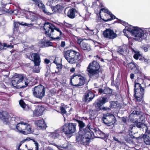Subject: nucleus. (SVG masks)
<instances>
[{
	"instance_id": "obj_1",
	"label": "nucleus",
	"mask_w": 150,
	"mask_h": 150,
	"mask_svg": "<svg viewBox=\"0 0 150 150\" xmlns=\"http://www.w3.org/2000/svg\"><path fill=\"white\" fill-rule=\"evenodd\" d=\"M100 65L97 61H94L90 63L87 68V70L89 77L96 79L99 76Z\"/></svg>"
},
{
	"instance_id": "obj_2",
	"label": "nucleus",
	"mask_w": 150,
	"mask_h": 150,
	"mask_svg": "<svg viewBox=\"0 0 150 150\" xmlns=\"http://www.w3.org/2000/svg\"><path fill=\"white\" fill-rule=\"evenodd\" d=\"M63 54L65 59L70 64H75L81 59L79 53L73 50L64 51Z\"/></svg>"
},
{
	"instance_id": "obj_3",
	"label": "nucleus",
	"mask_w": 150,
	"mask_h": 150,
	"mask_svg": "<svg viewBox=\"0 0 150 150\" xmlns=\"http://www.w3.org/2000/svg\"><path fill=\"white\" fill-rule=\"evenodd\" d=\"M108 101L107 98H103L101 99H96L93 103V105L98 112L100 110H103L108 112L111 110V109L109 106L108 107L102 106Z\"/></svg>"
},
{
	"instance_id": "obj_4",
	"label": "nucleus",
	"mask_w": 150,
	"mask_h": 150,
	"mask_svg": "<svg viewBox=\"0 0 150 150\" xmlns=\"http://www.w3.org/2000/svg\"><path fill=\"white\" fill-rule=\"evenodd\" d=\"M43 27L45 30V34L49 37L53 35L54 30H56L57 32L59 33L60 35L62 34L61 30L59 29L56 28L53 24L49 22L45 23Z\"/></svg>"
},
{
	"instance_id": "obj_5",
	"label": "nucleus",
	"mask_w": 150,
	"mask_h": 150,
	"mask_svg": "<svg viewBox=\"0 0 150 150\" xmlns=\"http://www.w3.org/2000/svg\"><path fill=\"white\" fill-rule=\"evenodd\" d=\"M116 121V119L114 115L109 113L103 114L102 118L103 123L108 126L114 125Z\"/></svg>"
},
{
	"instance_id": "obj_6",
	"label": "nucleus",
	"mask_w": 150,
	"mask_h": 150,
	"mask_svg": "<svg viewBox=\"0 0 150 150\" xmlns=\"http://www.w3.org/2000/svg\"><path fill=\"white\" fill-rule=\"evenodd\" d=\"M16 127L19 132L24 134H30L31 132V126L28 123L24 122L18 123Z\"/></svg>"
},
{
	"instance_id": "obj_7",
	"label": "nucleus",
	"mask_w": 150,
	"mask_h": 150,
	"mask_svg": "<svg viewBox=\"0 0 150 150\" xmlns=\"http://www.w3.org/2000/svg\"><path fill=\"white\" fill-rule=\"evenodd\" d=\"M33 96L35 98L42 99L45 96V88L42 85H40L32 88Z\"/></svg>"
},
{
	"instance_id": "obj_8",
	"label": "nucleus",
	"mask_w": 150,
	"mask_h": 150,
	"mask_svg": "<svg viewBox=\"0 0 150 150\" xmlns=\"http://www.w3.org/2000/svg\"><path fill=\"white\" fill-rule=\"evenodd\" d=\"M79 123V136L76 137V141L81 144L84 145V124L82 121L79 120H76Z\"/></svg>"
},
{
	"instance_id": "obj_9",
	"label": "nucleus",
	"mask_w": 150,
	"mask_h": 150,
	"mask_svg": "<svg viewBox=\"0 0 150 150\" xmlns=\"http://www.w3.org/2000/svg\"><path fill=\"white\" fill-rule=\"evenodd\" d=\"M84 78L80 74H74L70 79V84L76 87L81 86L84 84Z\"/></svg>"
},
{
	"instance_id": "obj_10",
	"label": "nucleus",
	"mask_w": 150,
	"mask_h": 150,
	"mask_svg": "<svg viewBox=\"0 0 150 150\" xmlns=\"http://www.w3.org/2000/svg\"><path fill=\"white\" fill-rule=\"evenodd\" d=\"M93 128L90 127L89 124L85 128V143L86 144H88L91 142V140L94 138H96V136L94 133Z\"/></svg>"
},
{
	"instance_id": "obj_11",
	"label": "nucleus",
	"mask_w": 150,
	"mask_h": 150,
	"mask_svg": "<svg viewBox=\"0 0 150 150\" xmlns=\"http://www.w3.org/2000/svg\"><path fill=\"white\" fill-rule=\"evenodd\" d=\"M130 49L132 53H134L133 57L136 60L139 59L140 61L145 64H147L149 63L150 59L149 58L143 56L142 54L140 53V51H137L132 47L130 48Z\"/></svg>"
},
{
	"instance_id": "obj_12",
	"label": "nucleus",
	"mask_w": 150,
	"mask_h": 150,
	"mask_svg": "<svg viewBox=\"0 0 150 150\" xmlns=\"http://www.w3.org/2000/svg\"><path fill=\"white\" fill-rule=\"evenodd\" d=\"M76 125V124L70 123L68 124H65L62 127L65 134L69 136L75 132Z\"/></svg>"
},
{
	"instance_id": "obj_13",
	"label": "nucleus",
	"mask_w": 150,
	"mask_h": 150,
	"mask_svg": "<svg viewBox=\"0 0 150 150\" xmlns=\"http://www.w3.org/2000/svg\"><path fill=\"white\" fill-rule=\"evenodd\" d=\"M25 77V75L23 74H15L12 78L11 83L13 86L17 88H19V86L18 85L22 82Z\"/></svg>"
},
{
	"instance_id": "obj_14",
	"label": "nucleus",
	"mask_w": 150,
	"mask_h": 150,
	"mask_svg": "<svg viewBox=\"0 0 150 150\" xmlns=\"http://www.w3.org/2000/svg\"><path fill=\"white\" fill-rule=\"evenodd\" d=\"M144 28L142 29L141 28L137 26L134 27V30L132 33V35L135 37H138L142 38L145 37V35L147 36L148 33L145 29H143Z\"/></svg>"
},
{
	"instance_id": "obj_15",
	"label": "nucleus",
	"mask_w": 150,
	"mask_h": 150,
	"mask_svg": "<svg viewBox=\"0 0 150 150\" xmlns=\"http://www.w3.org/2000/svg\"><path fill=\"white\" fill-rule=\"evenodd\" d=\"M103 35L105 38H108L110 39H113L117 36V34L114 32L113 30L110 28H106L103 31Z\"/></svg>"
},
{
	"instance_id": "obj_16",
	"label": "nucleus",
	"mask_w": 150,
	"mask_h": 150,
	"mask_svg": "<svg viewBox=\"0 0 150 150\" xmlns=\"http://www.w3.org/2000/svg\"><path fill=\"white\" fill-rule=\"evenodd\" d=\"M132 112L137 118V119L138 120L139 122L144 123L145 117V115L143 112L137 110H134Z\"/></svg>"
},
{
	"instance_id": "obj_17",
	"label": "nucleus",
	"mask_w": 150,
	"mask_h": 150,
	"mask_svg": "<svg viewBox=\"0 0 150 150\" xmlns=\"http://www.w3.org/2000/svg\"><path fill=\"white\" fill-rule=\"evenodd\" d=\"M61 127L60 128L55 130L54 132L50 133L49 137L52 139L60 138L61 137V133L64 132Z\"/></svg>"
},
{
	"instance_id": "obj_18",
	"label": "nucleus",
	"mask_w": 150,
	"mask_h": 150,
	"mask_svg": "<svg viewBox=\"0 0 150 150\" xmlns=\"http://www.w3.org/2000/svg\"><path fill=\"white\" fill-rule=\"evenodd\" d=\"M129 45H126L120 46L117 49V52L119 54L124 55L127 53H129Z\"/></svg>"
},
{
	"instance_id": "obj_19",
	"label": "nucleus",
	"mask_w": 150,
	"mask_h": 150,
	"mask_svg": "<svg viewBox=\"0 0 150 150\" xmlns=\"http://www.w3.org/2000/svg\"><path fill=\"white\" fill-rule=\"evenodd\" d=\"M105 95H102L101 96L98 98L97 99H101L103 98H107V100H109L110 96L112 93V89L108 87H104Z\"/></svg>"
},
{
	"instance_id": "obj_20",
	"label": "nucleus",
	"mask_w": 150,
	"mask_h": 150,
	"mask_svg": "<svg viewBox=\"0 0 150 150\" xmlns=\"http://www.w3.org/2000/svg\"><path fill=\"white\" fill-rule=\"evenodd\" d=\"M136 94H134V96L137 100L140 102H141L144 97V89H140L139 91H137V92H136Z\"/></svg>"
},
{
	"instance_id": "obj_21",
	"label": "nucleus",
	"mask_w": 150,
	"mask_h": 150,
	"mask_svg": "<svg viewBox=\"0 0 150 150\" xmlns=\"http://www.w3.org/2000/svg\"><path fill=\"white\" fill-rule=\"evenodd\" d=\"M9 117V115L6 111L0 112V118L3 120L5 124H8Z\"/></svg>"
},
{
	"instance_id": "obj_22",
	"label": "nucleus",
	"mask_w": 150,
	"mask_h": 150,
	"mask_svg": "<svg viewBox=\"0 0 150 150\" xmlns=\"http://www.w3.org/2000/svg\"><path fill=\"white\" fill-rule=\"evenodd\" d=\"M36 5L38 6L41 11L43 12L46 15H51V13L48 11L41 0H40Z\"/></svg>"
},
{
	"instance_id": "obj_23",
	"label": "nucleus",
	"mask_w": 150,
	"mask_h": 150,
	"mask_svg": "<svg viewBox=\"0 0 150 150\" xmlns=\"http://www.w3.org/2000/svg\"><path fill=\"white\" fill-rule=\"evenodd\" d=\"M134 124H131L130 125L129 130H132L133 128L134 127H137L138 128L142 129H143L145 127L147 128V124H145V123H140L138 122V121H137L135 123H133Z\"/></svg>"
},
{
	"instance_id": "obj_24",
	"label": "nucleus",
	"mask_w": 150,
	"mask_h": 150,
	"mask_svg": "<svg viewBox=\"0 0 150 150\" xmlns=\"http://www.w3.org/2000/svg\"><path fill=\"white\" fill-rule=\"evenodd\" d=\"M35 124L40 129H45L47 127L43 119L36 120L35 122Z\"/></svg>"
},
{
	"instance_id": "obj_25",
	"label": "nucleus",
	"mask_w": 150,
	"mask_h": 150,
	"mask_svg": "<svg viewBox=\"0 0 150 150\" xmlns=\"http://www.w3.org/2000/svg\"><path fill=\"white\" fill-rule=\"evenodd\" d=\"M95 94L91 91H89L85 94V104L88 103L95 97Z\"/></svg>"
},
{
	"instance_id": "obj_26",
	"label": "nucleus",
	"mask_w": 150,
	"mask_h": 150,
	"mask_svg": "<svg viewBox=\"0 0 150 150\" xmlns=\"http://www.w3.org/2000/svg\"><path fill=\"white\" fill-rule=\"evenodd\" d=\"M146 129V132L145 133L144 142L145 144L146 145H150V130H147V127Z\"/></svg>"
},
{
	"instance_id": "obj_27",
	"label": "nucleus",
	"mask_w": 150,
	"mask_h": 150,
	"mask_svg": "<svg viewBox=\"0 0 150 150\" xmlns=\"http://www.w3.org/2000/svg\"><path fill=\"white\" fill-rule=\"evenodd\" d=\"M32 56L33 57V61L34 62V64L35 66H39L40 63V59L38 53H33Z\"/></svg>"
},
{
	"instance_id": "obj_28",
	"label": "nucleus",
	"mask_w": 150,
	"mask_h": 150,
	"mask_svg": "<svg viewBox=\"0 0 150 150\" xmlns=\"http://www.w3.org/2000/svg\"><path fill=\"white\" fill-rule=\"evenodd\" d=\"M128 133L129 136L125 138V140L126 142L129 144L133 143V138H135V137L133 136V134H132L131 131L129 130Z\"/></svg>"
},
{
	"instance_id": "obj_29",
	"label": "nucleus",
	"mask_w": 150,
	"mask_h": 150,
	"mask_svg": "<svg viewBox=\"0 0 150 150\" xmlns=\"http://www.w3.org/2000/svg\"><path fill=\"white\" fill-rule=\"evenodd\" d=\"M76 10L73 8H70L68 11L67 16L71 18H74L75 17V13Z\"/></svg>"
},
{
	"instance_id": "obj_30",
	"label": "nucleus",
	"mask_w": 150,
	"mask_h": 150,
	"mask_svg": "<svg viewBox=\"0 0 150 150\" xmlns=\"http://www.w3.org/2000/svg\"><path fill=\"white\" fill-rule=\"evenodd\" d=\"M127 120L131 122L132 123H135L137 121L139 122L137 119V118L134 115L133 112H132L127 117Z\"/></svg>"
},
{
	"instance_id": "obj_31",
	"label": "nucleus",
	"mask_w": 150,
	"mask_h": 150,
	"mask_svg": "<svg viewBox=\"0 0 150 150\" xmlns=\"http://www.w3.org/2000/svg\"><path fill=\"white\" fill-rule=\"evenodd\" d=\"M134 94H136V92H137V91H139L140 90V89L144 88L142 86L141 84L138 82H137L136 81H134Z\"/></svg>"
},
{
	"instance_id": "obj_32",
	"label": "nucleus",
	"mask_w": 150,
	"mask_h": 150,
	"mask_svg": "<svg viewBox=\"0 0 150 150\" xmlns=\"http://www.w3.org/2000/svg\"><path fill=\"white\" fill-rule=\"evenodd\" d=\"M98 112L96 109L95 108V110H91L90 109L89 111V118L91 119H94L95 118H96V116H97L96 115V113L97 112Z\"/></svg>"
},
{
	"instance_id": "obj_33",
	"label": "nucleus",
	"mask_w": 150,
	"mask_h": 150,
	"mask_svg": "<svg viewBox=\"0 0 150 150\" xmlns=\"http://www.w3.org/2000/svg\"><path fill=\"white\" fill-rule=\"evenodd\" d=\"M52 10L53 12H61L63 10V8L61 6L57 4L54 6L52 8Z\"/></svg>"
},
{
	"instance_id": "obj_34",
	"label": "nucleus",
	"mask_w": 150,
	"mask_h": 150,
	"mask_svg": "<svg viewBox=\"0 0 150 150\" xmlns=\"http://www.w3.org/2000/svg\"><path fill=\"white\" fill-rule=\"evenodd\" d=\"M77 43L79 45L81 48L84 50V43L83 42L84 39L78 37L77 38Z\"/></svg>"
},
{
	"instance_id": "obj_35",
	"label": "nucleus",
	"mask_w": 150,
	"mask_h": 150,
	"mask_svg": "<svg viewBox=\"0 0 150 150\" xmlns=\"http://www.w3.org/2000/svg\"><path fill=\"white\" fill-rule=\"evenodd\" d=\"M27 18L30 19L32 21H34L35 20H36L37 17L35 16L34 14L32 12L29 11L27 13Z\"/></svg>"
},
{
	"instance_id": "obj_36",
	"label": "nucleus",
	"mask_w": 150,
	"mask_h": 150,
	"mask_svg": "<svg viewBox=\"0 0 150 150\" xmlns=\"http://www.w3.org/2000/svg\"><path fill=\"white\" fill-rule=\"evenodd\" d=\"M109 135L102 132L99 136H96V138H99L104 139L105 141L107 140L108 138Z\"/></svg>"
},
{
	"instance_id": "obj_37",
	"label": "nucleus",
	"mask_w": 150,
	"mask_h": 150,
	"mask_svg": "<svg viewBox=\"0 0 150 150\" xmlns=\"http://www.w3.org/2000/svg\"><path fill=\"white\" fill-rule=\"evenodd\" d=\"M133 136L135 137V138H133V139L134 141H138L141 139H143L144 140V134H141V135H139V136L137 137V134H136L134 133H133Z\"/></svg>"
},
{
	"instance_id": "obj_38",
	"label": "nucleus",
	"mask_w": 150,
	"mask_h": 150,
	"mask_svg": "<svg viewBox=\"0 0 150 150\" xmlns=\"http://www.w3.org/2000/svg\"><path fill=\"white\" fill-rule=\"evenodd\" d=\"M86 26V28H85V30H86V31L85 32V33L86 34L88 35H91L94 34L95 33L93 32V30L90 29Z\"/></svg>"
},
{
	"instance_id": "obj_39",
	"label": "nucleus",
	"mask_w": 150,
	"mask_h": 150,
	"mask_svg": "<svg viewBox=\"0 0 150 150\" xmlns=\"http://www.w3.org/2000/svg\"><path fill=\"white\" fill-rule=\"evenodd\" d=\"M92 130H93V132L96 136H99L102 132L98 128H93Z\"/></svg>"
},
{
	"instance_id": "obj_40",
	"label": "nucleus",
	"mask_w": 150,
	"mask_h": 150,
	"mask_svg": "<svg viewBox=\"0 0 150 150\" xmlns=\"http://www.w3.org/2000/svg\"><path fill=\"white\" fill-rule=\"evenodd\" d=\"M13 47V45H11L9 44H8L7 43H4L3 45V46L0 47V50H2L4 49H6V48H12Z\"/></svg>"
},
{
	"instance_id": "obj_41",
	"label": "nucleus",
	"mask_w": 150,
	"mask_h": 150,
	"mask_svg": "<svg viewBox=\"0 0 150 150\" xmlns=\"http://www.w3.org/2000/svg\"><path fill=\"white\" fill-rule=\"evenodd\" d=\"M64 144H62L60 146H58L57 147L58 148H59L60 147L66 148L69 146V144L68 142L66 140H64Z\"/></svg>"
},
{
	"instance_id": "obj_42",
	"label": "nucleus",
	"mask_w": 150,
	"mask_h": 150,
	"mask_svg": "<svg viewBox=\"0 0 150 150\" xmlns=\"http://www.w3.org/2000/svg\"><path fill=\"white\" fill-rule=\"evenodd\" d=\"M117 101H110V107L111 109L115 108L117 107Z\"/></svg>"
},
{
	"instance_id": "obj_43",
	"label": "nucleus",
	"mask_w": 150,
	"mask_h": 150,
	"mask_svg": "<svg viewBox=\"0 0 150 150\" xmlns=\"http://www.w3.org/2000/svg\"><path fill=\"white\" fill-rule=\"evenodd\" d=\"M94 89L98 91V93L100 94H105L104 87L103 88H99V87H96L94 88Z\"/></svg>"
},
{
	"instance_id": "obj_44",
	"label": "nucleus",
	"mask_w": 150,
	"mask_h": 150,
	"mask_svg": "<svg viewBox=\"0 0 150 150\" xmlns=\"http://www.w3.org/2000/svg\"><path fill=\"white\" fill-rule=\"evenodd\" d=\"M127 65L129 67L131 70H132L134 68H136V66L135 63L132 60V62L127 63Z\"/></svg>"
},
{
	"instance_id": "obj_45",
	"label": "nucleus",
	"mask_w": 150,
	"mask_h": 150,
	"mask_svg": "<svg viewBox=\"0 0 150 150\" xmlns=\"http://www.w3.org/2000/svg\"><path fill=\"white\" fill-rule=\"evenodd\" d=\"M19 120V118L17 117H12L11 118V122L16 124L17 123V124L18 123Z\"/></svg>"
},
{
	"instance_id": "obj_46",
	"label": "nucleus",
	"mask_w": 150,
	"mask_h": 150,
	"mask_svg": "<svg viewBox=\"0 0 150 150\" xmlns=\"http://www.w3.org/2000/svg\"><path fill=\"white\" fill-rule=\"evenodd\" d=\"M130 27H132V28H131L128 27L127 26H125V28L124 29V30H125L128 32H129L132 35V32H133L134 30V26H133L131 25H130Z\"/></svg>"
},
{
	"instance_id": "obj_47",
	"label": "nucleus",
	"mask_w": 150,
	"mask_h": 150,
	"mask_svg": "<svg viewBox=\"0 0 150 150\" xmlns=\"http://www.w3.org/2000/svg\"><path fill=\"white\" fill-rule=\"evenodd\" d=\"M42 111H39L38 110H35L33 112L34 115L37 116H40L42 114Z\"/></svg>"
},
{
	"instance_id": "obj_48",
	"label": "nucleus",
	"mask_w": 150,
	"mask_h": 150,
	"mask_svg": "<svg viewBox=\"0 0 150 150\" xmlns=\"http://www.w3.org/2000/svg\"><path fill=\"white\" fill-rule=\"evenodd\" d=\"M108 15H110V18H108V20H110V21H111L115 19H116L117 20L119 21V20L120 19H118V18H116V16L111 12H110V13H109Z\"/></svg>"
},
{
	"instance_id": "obj_49",
	"label": "nucleus",
	"mask_w": 150,
	"mask_h": 150,
	"mask_svg": "<svg viewBox=\"0 0 150 150\" xmlns=\"http://www.w3.org/2000/svg\"><path fill=\"white\" fill-rule=\"evenodd\" d=\"M33 71L35 72H39L40 71V68L39 66H35L34 64Z\"/></svg>"
},
{
	"instance_id": "obj_50",
	"label": "nucleus",
	"mask_w": 150,
	"mask_h": 150,
	"mask_svg": "<svg viewBox=\"0 0 150 150\" xmlns=\"http://www.w3.org/2000/svg\"><path fill=\"white\" fill-rule=\"evenodd\" d=\"M100 11H103L104 13H106L107 14H108L110 12L108 8H101L100 9Z\"/></svg>"
},
{
	"instance_id": "obj_51",
	"label": "nucleus",
	"mask_w": 150,
	"mask_h": 150,
	"mask_svg": "<svg viewBox=\"0 0 150 150\" xmlns=\"http://www.w3.org/2000/svg\"><path fill=\"white\" fill-rule=\"evenodd\" d=\"M14 32H15L16 31H17V30L18 29V22H16L14 23Z\"/></svg>"
},
{
	"instance_id": "obj_52",
	"label": "nucleus",
	"mask_w": 150,
	"mask_h": 150,
	"mask_svg": "<svg viewBox=\"0 0 150 150\" xmlns=\"http://www.w3.org/2000/svg\"><path fill=\"white\" fill-rule=\"evenodd\" d=\"M91 50L90 47V45L88 44L87 43H85V50H86L88 52L90 51Z\"/></svg>"
},
{
	"instance_id": "obj_53",
	"label": "nucleus",
	"mask_w": 150,
	"mask_h": 150,
	"mask_svg": "<svg viewBox=\"0 0 150 150\" xmlns=\"http://www.w3.org/2000/svg\"><path fill=\"white\" fill-rule=\"evenodd\" d=\"M19 104L20 106L23 108H25V104L23 101L22 100H20L19 101Z\"/></svg>"
},
{
	"instance_id": "obj_54",
	"label": "nucleus",
	"mask_w": 150,
	"mask_h": 150,
	"mask_svg": "<svg viewBox=\"0 0 150 150\" xmlns=\"http://www.w3.org/2000/svg\"><path fill=\"white\" fill-rule=\"evenodd\" d=\"M52 43L50 41H47L44 43V47H46L49 46H51Z\"/></svg>"
},
{
	"instance_id": "obj_55",
	"label": "nucleus",
	"mask_w": 150,
	"mask_h": 150,
	"mask_svg": "<svg viewBox=\"0 0 150 150\" xmlns=\"http://www.w3.org/2000/svg\"><path fill=\"white\" fill-rule=\"evenodd\" d=\"M119 21H121V24H122L125 26H127L128 25H129L130 26V25L129 24L127 23H126L123 21H122L120 19L119 20Z\"/></svg>"
},
{
	"instance_id": "obj_56",
	"label": "nucleus",
	"mask_w": 150,
	"mask_h": 150,
	"mask_svg": "<svg viewBox=\"0 0 150 150\" xmlns=\"http://www.w3.org/2000/svg\"><path fill=\"white\" fill-rule=\"evenodd\" d=\"M60 110L62 114H64L66 113V111L63 107H61Z\"/></svg>"
},
{
	"instance_id": "obj_57",
	"label": "nucleus",
	"mask_w": 150,
	"mask_h": 150,
	"mask_svg": "<svg viewBox=\"0 0 150 150\" xmlns=\"http://www.w3.org/2000/svg\"><path fill=\"white\" fill-rule=\"evenodd\" d=\"M40 0H30V2L31 4L36 5Z\"/></svg>"
},
{
	"instance_id": "obj_58",
	"label": "nucleus",
	"mask_w": 150,
	"mask_h": 150,
	"mask_svg": "<svg viewBox=\"0 0 150 150\" xmlns=\"http://www.w3.org/2000/svg\"><path fill=\"white\" fill-rule=\"evenodd\" d=\"M33 140V139H30L29 138H27L26 139H25L24 140H23L22 141H21L20 143V145H19V147L21 145V144L27 141H28V140Z\"/></svg>"
},
{
	"instance_id": "obj_59",
	"label": "nucleus",
	"mask_w": 150,
	"mask_h": 150,
	"mask_svg": "<svg viewBox=\"0 0 150 150\" xmlns=\"http://www.w3.org/2000/svg\"><path fill=\"white\" fill-rule=\"evenodd\" d=\"M136 70L135 72L139 74V76H140V75L141 74V71H140L138 67H136Z\"/></svg>"
},
{
	"instance_id": "obj_60",
	"label": "nucleus",
	"mask_w": 150,
	"mask_h": 150,
	"mask_svg": "<svg viewBox=\"0 0 150 150\" xmlns=\"http://www.w3.org/2000/svg\"><path fill=\"white\" fill-rule=\"evenodd\" d=\"M127 117H122V121L124 123H127Z\"/></svg>"
},
{
	"instance_id": "obj_61",
	"label": "nucleus",
	"mask_w": 150,
	"mask_h": 150,
	"mask_svg": "<svg viewBox=\"0 0 150 150\" xmlns=\"http://www.w3.org/2000/svg\"><path fill=\"white\" fill-rule=\"evenodd\" d=\"M35 145H36V146L34 148L31 149H28L27 150H38V144L37 143Z\"/></svg>"
},
{
	"instance_id": "obj_62",
	"label": "nucleus",
	"mask_w": 150,
	"mask_h": 150,
	"mask_svg": "<svg viewBox=\"0 0 150 150\" xmlns=\"http://www.w3.org/2000/svg\"><path fill=\"white\" fill-rule=\"evenodd\" d=\"M142 48L145 52H147L148 51V47H147L142 46Z\"/></svg>"
},
{
	"instance_id": "obj_63",
	"label": "nucleus",
	"mask_w": 150,
	"mask_h": 150,
	"mask_svg": "<svg viewBox=\"0 0 150 150\" xmlns=\"http://www.w3.org/2000/svg\"><path fill=\"white\" fill-rule=\"evenodd\" d=\"M66 26L68 28H73V25H71L68 23H66Z\"/></svg>"
},
{
	"instance_id": "obj_64",
	"label": "nucleus",
	"mask_w": 150,
	"mask_h": 150,
	"mask_svg": "<svg viewBox=\"0 0 150 150\" xmlns=\"http://www.w3.org/2000/svg\"><path fill=\"white\" fill-rule=\"evenodd\" d=\"M113 139L115 140V141H116L118 143H120L121 142L117 138H116L115 137H113Z\"/></svg>"
}]
</instances>
